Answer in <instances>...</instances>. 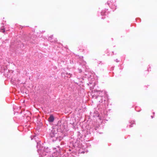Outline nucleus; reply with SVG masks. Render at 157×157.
<instances>
[{
	"instance_id": "7ed1b4c3",
	"label": "nucleus",
	"mask_w": 157,
	"mask_h": 157,
	"mask_svg": "<svg viewBox=\"0 0 157 157\" xmlns=\"http://www.w3.org/2000/svg\"><path fill=\"white\" fill-rule=\"evenodd\" d=\"M50 136L52 138L56 137L57 136V133H56V131L54 130H52L50 134Z\"/></svg>"
},
{
	"instance_id": "f257e3e1",
	"label": "nucleus",
	"mask_w": 157,
	"mask_h": 157,
	"mask_svg": "<svg viewBox=\"0 0 157 157\" xmlns=\"http://www.w3.org/2000/svg\"><path fill=\"white\" fill-rule=\"evenodd\" d=\"M93 98L96 99L100 103H102L107 100L108 95L106 91L105 90H94V94L92 95Z\"/></svg>"
},
{
	"instance_id": "423d86ee",
	"label": "nucleus",
	"mask_w": 157,
	"mask_h": 157,
	"mask_svg": "<svg viewBox=\"0 0 157 157\" xmlns=\"http://www.w3.org/2000/svg\"><path fill=\"white\" fill-rule=\"evenodd\" d=\"M86 48L83 47L82 46H80L79 47V50L82 51V52H83L84 51L86 50Z\"/></svg>"
},
{
	"instance_id": "39448f33",
	"label": "nucleus",
	"mask_w": 157,
	"mask_h": 157,
	"mask_svg": "<svg viewBox=\"0 0 157 157\" xmlns=\"http://www.w3.org/2000/svg\"><path fill=\"white\" fill-rule=\"evenodd\" d=\"M54 120V118L53 115H51L48 118V121L49 122H53Z\"/></svg>"
},
{
	"instance_id": "a211bd4d",
	"label": "nucleus",
	"mask_w": 157,
	"mask_h": 157,
	"mask_svg": "<svg viewBox=\"0 0 157 157\" xmlns=\"http://www.w3.org/2000/svg\"><path fill=\"white\" fill-rule=\"evenodd\" d=\"M107 22L108 23H109V21H107Z\"/></svg>"
},
{
	"instance_id": "9d476101",
	"label": "nucleus",
	"mask_w": 157,
	"mask_h": 157,
	"mask_svg": "<svg viewBox=\"0 0 157 157\" xmlns=\"http://www.w3.org/2000/svg\"><path fill=\"white\" fill-rule=\"evenodd\" d=\"M101 14L102 15H106V13L105 12V10H102L101 13Z\"/></svg>"
},
{
	"instance_id": "2eb2a0df",
	"label": "nucleus",
	"mask_w": 157,
	"mask_h": 157,
	"mask_svg": "<svg viewBox=\"0 0 157 157\" xmlns=\"http://www.w3.org/2000/svg\"><path fill=\"white\" fill-rule=\"evenodd\" d=\"M109 50H107L106 51V52H107V53H108L109 52Z\"/></svg>"
},
{
	"instance_id": "9b49d317",
	"label": "nucleus",
	"mask_w": 157,
	"mask_h": 157,
	"mask_svg": "<svg viewBox=\"0 0 157 157\" xmlns=\"http://www.w3.org/2000/svg\"><path fill=\"white\" fill-rule=\"evenodd\" d=\"M1 32H3V33H4L5 31V29L4 28V27H3V28H2L1 29Z\"/></svg>"
},
{
	"instance_id": "ddd939ff",
	"label": "nucleus",
	"mask_w": 157,
	"mask_h": 157,
	"mask_svg": "<svg viewBox=\"0 0 157 157\" xmlns=\"http://www.w3.org/2000/svg\"><path fill=\"white\" fill-rule=\"evenodd\" d=\"M115 61L116 62H117V63H118V62H119V60H118V59H115Z\"/></svg>"
},
{
	"instance_id": "0eeeda50",
	"label": "nucleus",
	"mask_w": 157,
	"mask_h": 157,
	"mask_svg": "<svg viewBox=\"0 0 157 157\" xmlns=\"http://www.w3.org/2000/svg\"><path fill=\"white\" fill-rule=\"evenodd\" d=\"M135 110L137 112H140L141 109V108L139 106H136L135 107Z\"/></svg>"
},
{
	"instance_id": "20e7f679",
	"label": "nucleus",
	"mask_w": 157,
	"mask_h": 157,
	"mask_svg": "<svg viewBox=\"0 0 157 157\" xmlns=\"http://www.w3.org/2000/svg\"><path fill=\"white\" fill-rule=\"evenodd\" d=\"M129 125H127V127L131 128L134 125L136 124L135 121L133 120H131L129 122Z\"/></svg>"
},
{
	"instance_id": "f8f14e48",
	"label": "nucleus",
	"mask_w": 157,
	"mask_h": 157,
	"mask_svg": "<svg viewBox=\"0 0 157 157\" xmlns=\"http://www.w3.org/2000/svg\"><path fill=\"white\" fill-rule=\"evenodd\" d=\"M35 137H36V136H30V138H31V140H32L33 139V138Z\"/></svg>"
},
{
	"instance_id": "f03ea898",
	"label": "nucleus",
	"mask_w": 157,
	"mask_h": 157,
	"mask_svg": "<svg viewBox=\"0 0 157 157\" xmlns=\"http://www.w3.org/2000/svg\"><path fill=\"white\" fill-rule=\"evenodd\" d=\"M107 4L113 11L116 9L117 6L115 2H112L111 1H108L107 2Z\"/></svg>"
},
{
	"instance_id": "dca6fc26",
	"label": "nucleus",
	"mask_w": 157,
	"mask_h": 157,
	"mask_svg": "<svg viewBox=\"0 0 157 157\" xmlns=\"http://www.w3.org/2000/svg\"><path fill=\"white\" fill-rule=\"evenodd\" d=\"M153 116L155 115V112H153Z\"/></svg>"
},
{
	"instance_id": "f3484780",
	"label": "nucleus",
	"mask_w": 157,
	"mask_h": 157,
	"mask_svg": "<svg viewBox=\"0 0 157 157\" xmlns=\"http://www.w3.org/2000/svg\"><path fill=\"white\" fill-rule=\"evenodd\" d=\"M108 56H110V54H108Z\"/></svg>"
},
{
	"instance_id": "4468645a",
	"label": "nucleus",
	"mask_w": 157,
	"mask_h": 157,
	"mask_svg": "<svg viewBox=\"0 0 157 157\" xmlns=\"http://www.w3.org/2000/svg\"><path fill=\"white\" fill-rule=\"evenodd\" d=\"M151 117L152 118H153L154 117L153 116H151Z\"/></svg>"
},
{
	"instance_id": "6e6552de",
	"label": "nucleus",
	"mask_w": 157,
	"mask_h": 157,
	"mask_svg": "<svg viewBox=\"0 0 157 157\" xmlns=\"http://www.w3.org/2000/svg\"><path fill=\"white\" fill-rule=\"evenodd\" d=\"M56 140H58L59 141L61 140L62 139H63V137L60 136H59V137H56Z\"/></svg>"
},
{
	"instance_id": "1a4fd4ad",
	"label": "nucleus",
	"mask_w": 157,
	"mask_h": 157,
	"mask_svg": "<svg viewBox=\"0 0 157 157\" xmlns=\"http://www.w3.org/2000/svg\"><path fill=\"white\" fill-rule=\"evenodd\" d=\"M53 36H49L48 38V40H50L51 42H54V41L52 40L53 39Z\"/></svg>"
}]
</instances>
